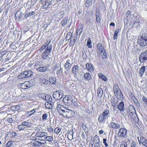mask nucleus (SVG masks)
<instances>
[{
    "instance_id": "393cba45",
    "label": "nucleus",
    "mask_w": 147,
    "mask_h": 147,
    "mask_svg": "<svg viewBox=\"0 0 147 147\" xmlns=\"http://www.w3.org/2000/svg\"><path fill=\"white\" fill-rule=\"evenodd\" d=\"M99 78L105 82L107 80V78L103 74L101 73H99L98 74Z\"/></svg>"
},
{
    "instance_id": "c756f323",
    "label": "nucleus",
    "mask_w": 147,
    "mask_h": 147,
    "mask_svg": "<svg viewBox=\"0 0 147 147\" xmlns=\"http://www.w3.org/2000/svg\"><path fill=\"white\" fill-rule=\"evenodd\" d=\"M146 69V67L145 66H142L140 69V76H142Z\"/></svg>"
},
{
    "instance_id": "a19ab883",
    "label": "nucleus",
    "mask_w": 147,
    "mask_h": 147,
    "mask_svg": "<svg viewBox=\"0 0 147 147\" xmlns=\"http://www.w3.org/2000/svg\"><path fill=\"white\" fill-rule=\"evenodd\" d=\"M128 141H129V147H135L136 145V142L134 141H132L131 142H130V140H128Z\"/></svg>"
},
{
    "instance_id": "f8f14e48",
    "label": "nucleus",
    "mask_w": 147,
    "mask_h": 147,
    "mask_svg": "<svg viewBox=\"0 0 147 147\" xmlns=\"http://www.w3.org/2000/svg\"><path fill=\"white\" fill-rule=\"evenodd\" d=\"M137 138L140 144L141 143L142 145L147 147V139L144 137L142 136L140 138V140H139V137H138Z\"/></svg>"
},
{
    "instance_id": "aec40b11",
    "label": "nucleus",
    "mask_w": 147,
    "mask_h": 147,
    "mask_svg": "<svg viewBox=\"0 0 147 147\" xmlns=\"http://www.w3.org/2000/svg\"><path fill=\"white\" fill-rule=\"evenodd\" d=\"M129 94L130 95V98L133 100L135 104L137 105H139L140 104L139 102L134 96L133 93L131 92H130Z\"/></svg>"
},
{
    "instance_id": "a211bd4d",
    "label": "nucleus",
    "mask_w": 147,
    "mask_h": 147,
    "mask_svg": "<svg viewBox=\"0 0 147 147\" xmlns=\"http://www.w3.org/2000/svg\"><path fill=\"white\" fill-rule=\"evenodd\" d=\"M47 135V134L45 132L41 131H37L36 132L35 136L38 137H45Z\"/></svg>"
},
{
    "instance_id": "c9c22d12",
    "label": "nucleus",
    "mask_w": 147,
    "mask_h": 147,
    "mask_svg": "<svg viewBox=\"0 0 147 147\" xmlns=\"http://www.w3.org/2000/svg\"><path fill=\"white\" fill-rule=\"evenodd\" d=\"M83 29L82 26H78V28L76 29V34L77 35H78V32H80L79 35H80L82 32V31Z\"/></svg>"
},
{
    "instance_id": "4468645a",
    "label": "nucleus",
    "mask_w": 147,
    "mask_h": 147,
    "mask_svg": "<svg viewBox=\"0 0 147 147\" xmlns=\"http://www.w3.org/2000/svg\"><path fill=\"white\" fill-rule=\"evenodd\" d=\"M41 1L42 3V7L43 9H47L51 5L50 3L48 1V0H41Z\"/></svg>"
},
{
    "instance_id": "37998d69",
    "label": "nucleus",
    "mask_w": 147,
    "mask_h": 147,
    "mask_svg": "<svg viewBox=\"0 0 147 147\" xmlns=\"http://www.w3.org/2000/svg\"><path fill=\"white\" fill-rule=\"evenodd\" d=\"M48 114L47 113H45L43 114L42 116V119L44 121H46L48 119Z\"/></svg>"
},
{
    "instance_id": "774afa93",
    "label": "nucleus",
    "mask_w": 147,
    "mask_h": 147,
    "mask_svg": "<svg viewBox=\"0 0 147 147\" xmlns=\"http://www.w3.org/2000/svg\"><path fill=\"white\" fill-rule=\"evenodd\" d=\"M9 133H10V134L11 135L12 137L16 136L17 135L16 133L14 132L10 131Z\"/></svg>"
},
{
    "instance_id": "f257e3e1",
    "label": "nucleus",
    "mask_w": 147,
    "mask_h": 147,
    "mask_svg": "<svg viewBox=\"0 0 147 147\" xmlns=\"http://www.w3.org/2000/svg\"><path fill=\"white\" fill-rule=\"evenodd\" d=\"M46 143L47 142L44 140L36 139L30 143V144L35 147H45L46 146Z\"/></svg>"
},
{
    "instance_id": "e2e57ef3",
    "label": "nucleus",
    "mask_w": 147,
    "mask_h": 147,
    "mask_svg": "<svg viewBox=\"0 0 147 147\" xmlns=\"http://www.w3.org/2000/svg\"><path fill=\"white\" fill-rule=\"evenodd\" d=\"M98 50L100 51L99 53L100 54H101L104 52L105 51V49H104V47H103V48H101V49H98Z\"/></svg>"
},
{
    "instance_id": "cd10ccee",
    "label": "nucleus",
    "mask_w": 147,
    "mask_h": 147,
    "mask_svg": "<svg viewBox=\"0 0 147 147\" xmlns=\"http://www.w3.org/2000/svg\"><path fill=\"white\" fill-rule=\"evenodd\" d=\"M68 20L67 17H65L61 22V24L62 26H64L66 25L67 23Z\"/></svg>"
},
{
    "instance_id": "423d86ee",
    "label": "nucleus",
    "mask_w": 147,
    "mask_h": 147,
    "mask_svg": "<svg viewBox=\"0 0 147 147\" xmlns=\"http://www.w3.org/2000/svg\"><path fill=\"white\" fill-rule=\"evenodd\" d=\"M138 42L139 45L142 46L144 47L147 45V36L142 35L138 38Z\"/></svg>"
},
{
    "instance_id": "b1692460",
    "label": "nucleus",
    "mask_w": 147,
    "mask_h": 147,
    "mask_svg": "<svg viewBox=\"0 0 147 147\" xmlns=\"http://www.w3.org/2000/svg\"><path fill=\"white\" fill-rule=\"evenodd\" d=\"M84 77L85 79L89 81L91 79V77L90 74L88 72H86L84 75Z\"/></svg>"
},
{
    "instance_id": "a878e982",
    "label": "nucleus",
    "mask_w": 147,
    "mask_h": 147,
    "mask_svg": "<svg viewBox=\"0 0 147 147\" xmlns=\"http://www.w3.org/2000/svg\"><path fill=\"white\" fill-rule=\"evenodd\" d=\"M111 104L113 107H115L117 104L116 99L115 98H111Z\"/></svg>"
},
{
    "instance_id": "680f3d73",
    "label": "nucleus",
    "mask_w": 147,
    "mask_h": 147,
    "mask_svg": "<svg viewBox=\"0 0 147 147\" xmlns=\"http://www.w3.org/2000/svg\"><path fill=\"white\" fill-rule=\"evenodd\" d=\"M6 51H3L0 53V57H2L3 55L6 54Z\"/></svg>"
},
{
    "instance_id": "5701e85b",
    "label": "nucleus",
    "mask_w": 147,
    "mask_h": 147,
    "mask_svg": "<svg viewBox=\"0 0 147 147\" xmlns=\"http://www.w3.org/2000/svg\"><path fill=\"white\" fill-rule=\"evenodd\" d=\"M24 72L25 76L26 78H28L30 77L32 74V72L31 71H27Z\"/></svg>"
},
{
    "instance_id": "2f4dec72",
    "label": "nucleus",
    "mask_w": 147,
    "mask_h": 147,
    "mask_svg": "<svg viewBox=\"0 0 147 147\" xmlns=\"http://www.w3.org/2000/svg\"><path fill=\"white\" fill-rule=\"evenodd\" d=\"M44 141H45V142H46V141H48L49 142H51L53 141V138L52 136H47L45 137Z\"/></svg>"
},
{
    "instance_id": "603ef678",
    "label": "nucleus",
    "mask_w": 147,
    "mask_h": 147,
    "mask_svg": "<svg viewBox=\"0 0 147 147\" xmlns=\"http://www.w3.org/2000/svg\"><path fill=\"white\" fill-rule=\"evenodd\" d=\"M13 144V141L12 140L9 141L6 144L5 146L6 147H9L11 146Z\"/></svg>"
},
{
    "instance_id": "f3484780",
    "label": "nucleus",
    "mask_w": 147,
    "mask_h": 147,
    "mask_svg": "<svg viewBox=\"0 0 147 147\" xmlns=\"http://www.w3.org/2000/svg\"><path fill=\"white\" fill-rule=\"evenodd\" d=\"M117 108L119 110L120 112L122 114V113L124 112V111L125 110L123 102L122 101L120 102L118 105Z\"/></svg>"
},
{
    "instance_id": "58836bf2",
    "label": "nucleus",
    "mask_w": 147,
    "mask_h": 147,
    "mask_svg": "<svg viewBox=\"0 0 147 147\" xmlns=\"http://www.w3.org/2000/svg\"><path fill=\"white\" fill-rule=\"evenodd\" d=\"M35 12L33 11L30 12L28 13H27L25 15L24 17L26 18H27L29 17L34 15Z\"/></svg>"
},
{
    "instance_id": "49530a36",
    "label": "nucleus",
    "mask_w": 147,
    "mask_h": 147,
    "mask_svg": "<svg viewBox=\"0 0 147 147\" xmlns=\"http://www.w3.org/2000/svg\"><path fill=\"white\" fill-rule=\"evenodd\" d=\"M119 32V29H118L117 30H116L114 32V35L113 36V39L115 40L117 39V34Z\"/></svg>"
},
{
    "instance_id": "4be33fe9",
    "label": "nucleus",
    "mask_w": 147,
    "mask_h": 147,
    "mask_svg": "<svg viewBox=\"0 0 147 147\" xmlns=\"http://www.w3.org/2000/svg\"><path fill=\"white\" fill-rule=\"evenodd\" d=\"M43 65L41 62L38 61L35 64L34 68H35L37 71L38 70L41 66H42Z\"/></svg>"
},
{
    "instance_id": "6ab92c4d",
    "label": "nucleus",
    "mask_w": 147,
    "mask_h": 147,
    "mask_svg": "<svg viewBox=\"0 0 147 147\" xmlns=\"http://www.w3.org/2000/svg\"><path fill=\"white\" fill-rule=\"evenodd\" d=\"M110 128L114 130L118 129L120 127V125L112 121L110 123Z\"/></svg>"
},
{
    "instance_id": "79ce46f5",
    "label": "nucleus",
    "mask_w": 147,
    "mask_h": 147,
    "mask_svg": "<svg viewBox=\"0 0 147 147\" xmlns=\"http://www.w3.org/2000/svg\"><path fill=\"white\" fill-rule=\"evenodd\" d=\"M57 111L58 112H60V111H61V110H60V108H61L63 105H62L61 104V102H58L57 103Z\"/></svg>"
},
{
    "instance_id": "7ed1b4c3",
    "label": "nucleus",
    "mask_w": 147,
    "mask_h": 147,
    "mask_svg": "<svg viewBox=\"0 0 147 147\" xmlns=\"http://www.w3.org/2000/svg\"><path fill=\"white\" fill-rule=\"evenodd\" d=\"M113 90L117 99L122 100L123 99V97L119 86L117 85H114L113 86Z\"/></svg>"
},
{
    "instance_id": "864d4df0",
    "label": "nucleus",
    "mask_w": 147,
    "mask_h": 147,
    "mask_svg": "<svg viewBox=\"0 0 147 147\" xmlns=\"http://www.w3.org/2000/svg\"><path fill=\"white\" fill-rule=\"evenodd\" d=\"M36 109H33L31 111H28V114L29 115H32L35 113L36 111Z\"/></svg>"
},
{
    "instance_id": "4c0bfd02",
    "label": "nucleus",
    "mask_w": 147,
    "mask_h": 147,
    "mask_svg": "<svg viewBox=\"0 0 147 147\" xmlns=\"http://www.w3.org/2000/svg\"><path fill=\"white\" fill-rule=\"evenodd\" d=\"M86 46L89 48H91L92 47V41L90 38H89L87 40Z\"/></svg>"
},
{
    "instance_id": "412c9836",
    "label": "nucleus",
    "mask_w": 147,
    "mask_h": 147,
    "mask_svg": "<svg viewBox=\"0 0 147 147\" xmlns=\"http://www.w3.org/2000/svg\"><path fill=\"white\" fill-rule=\"evenodd\" d=\"M94 142H95L94 145L95 146H99L100 140L99 137L96 135L94 137Z\"/></svg>"
},
{
    "instance_id": "f704fd0d",
    "label": "nucleus",
    "mask_w": 147,
    "mask_h": 147,
    "mask_svg": "<svg viewBox=\"0 0 147 147\" xmlns=\"http://www.w3.org/2000/svg\"><path fill=\"white\" fill-rule=\"evenodd\" d=\"M49 101L46 102L45 103V107L47 109H52L53 108V105L50 103H49Z\"/></svg>"
},
{
    "instance_id": "c85d7f7f",
    "label": "nucleus",
    "mask_w": 147,
    "mask_h": 147,
    "mask_svg": "<svg viewBox=\"0 0 147 147\" xmlns=\"http://www.w3.org/2000/svg\"><path fill=\"white\" fill-rule=\"evenodd\" d=\"M71 64L70 63H65L64 64V67L67 71H69L70 69Z\"/></svg>"
},
{
    "instance_id": "39448f33",
    "label": "nucleus",
    "mask_w": 147,
    "mask_h": 147,
    "mask_svg": "<svg viewBox=\"0 0 147 147\" xmlns=\"http://www.w3.org/2000/svg\"><path fill=\"white\" fill-rule=\"evenodd\" d=\"M52 45H49L47 47L45 50L42 53V57L44 60H46L49 57L52 49Z\"/></svg>"
},
{
    "instance_id": "13d9d810",
    "label": "nucleus",
    "mask_w": 147,
    "mask_h": 147,
    "mask_svg": "<svg viewBox=\"0 0 147 147\" xmlns=\"http://www.w3.org/2000/svg\"><path fill=\"white\" fill-rule=\"evenodd\" d=\"M67 138L70 140H72L73 139V134H71L69 133H68L67 134Z\"/></svg>"
},
{
    "instance_id": "1a4fd4ad",
    "label": "nucleus",
    "mask_w": 147,
    "mask_h": 147,
    "mask_svg": "<svg viewBox=\"0 0 147 147\" xmlns=\"http://www.w3.org/2000/svg\"><path fill=\"white\" fill-rule=\"evenodd\" d=\"M139 59L141 63H144L147 61V50L140 54Z\"/></svg>"
},
{
    "instance_id": "e433bc0d",
    "label": "nucleus",
    "mask_w": 147,
    "mask_h": 147,
    "mask_svg": "<svg viewBox=\"0 0 147 147\" xmlns=\"http://www.w3.org/2000/svg\"><path fill=\"white\" fill-rule=\"evenodd\" d=\"M47 69V67L46 66H41L37 71L40 72H44L46 71Z\"/></svg>"
},
{
    "instance_id": "3c124183",
    "label": "nucleus",
    "mask_w": 147,
    "mask_h": 147,
    "mask_svg": "<svg viewBox=\"0 0 147 147\" xmlns=\"http://www.w3.org/2000/svg\"><path fill=\"white\" fill-rule=\"evenodd\" d=\"M66 109H65L63 106L61 107V108H60V109L61 110V111H60V112H59V113L61 115H62V114H63V113H64V111H65V110Z\"/></svg>"
},
{
    "instance_id": "8fccbe9b",
    "label": "nucleus",
    "mask_w": 147,
    "mask_h": 147,
    "mask_svg": "<svg viewBox=\"0 0 147 147\" xmlns=\"http://www.w3.org/2000/svg\"><path fill=\"white\" fill-rule=\"evenodd\" d=\"M61 131V129L59 127H56L54 130V132L56 134H59Z\"/></svg>"
},
{
    "instance_id": "5fc2aeb1",
    "label": "nucleus",
    "mask_w": 147,
    "mask_h": 147,
    "mask_svg": "<svg viewBox=\"0 0 147 147\" xmlns=\"http://www.w3.org/2000/svg\"><path fill=\"white\" fill-rule=\"evenodd\" d=\"M102 53H103L101 55L102 59H104L107 58V54L105 52V51L104 52Z\"/></svg>"
},
{
    "instance_id": "ea45409f",
    "label": "nucleus",
    "mask_w": 147,
    "mask_h": 147,
    "mask_svg": "<svg viewBox=\"0 0 147 147\" xmlns=\"http://www.w3.org/2000/svg\"><path fill=\"white\" fill-rule=\"evenodd\" d=\"M100 13H98V14H97V13L96 14V21L98 23H100Z\"/></svg>"
},
{
    "instance_id": "f03ea898",
    "label": "nucleus",
    "mask_w": 147,
    "mask_h": 147,
    "mask_svg": "<svg viewBox=\"0 0 147 147\" xmlns=\"http://www.w3.org/2000/svg\"><path fill=\"white\" fill-rule=\"evenodd\" d=\"M110 114L109 110L107 109L104 110L103 112L99 116L98 121L100 123L104 122L106 119H108Z\"/></svg>"
},
{
    "instance_id": "de8ad7c7",
    "label": "nucleus",
    "mask_w": 147,
    "mask_h": 147,
    "mask_svg": "<svg viewBox=\"0 0 147 147\" xmlns=\"http://www.w3.org/2000/svg\"><path fill=\"white\" fill-rule=\"evenodd\" d=\"M56 79L54 77H51L49 79V81L52 84H55L56 82Z\"/></svg>"
},
{
    "instance_id": "0e129e2a",
    "label": "nucleus",
    "mask_w": 147,
    "mask_h": 147,
    "mask_svg": "<svg viewBox=\"0 0 147 147\" xmlns=\"http://www.w3.org/2000/svg\"><path fill=\"white\" fill-rule=\"evenodd\" d=\"M132 109L131 110L132 111H131L130 110V112H129V114H130V113L133 115V114H134L135 113V112H136L135 109L132 106Z\"/></svg>"
},
{
    "instance_id": "052dcab7",
    "label": "nucleus",
    "mask_w": 147,
    "mask_h": 147,
    "mask_svg": "<svg viewBox=\"0 0 147 147\" xmlns=\"http://www.w3.org/2000/svg\"><path fill=\"white\" fill-rule=\"evenodd\" d=\"M51 41L50 39H49V40H48L47 42L44 44V45L46 47H47L48 46H49L48 45L50 43Z\"/></svg>"
},
{
    "instance_id": "09e8293b",
    "label": "nucleus",
    "mask_w": 147,
    "mask_h": 147,
    "mask_svg": "<svg viewBox=\"0 0 147 147\" xmlns=\"http://www.w3.org/2000/svg\"><path fill=\"white\" fill-rule=\"evenodd\" d=\"M58 67L59 68V69L57 70V74L58 76L60 75L62 73V70L61 68V65H59L58 66Z\"/></svg>"
},
{
    "instance_id": "7c9ffc66",
    "label": "nucleus",
    "mask_w": 147,
    "mask_h": 147,
    "mask_svg": "<svg viewBox=\"0 0 147 147\" xmlns=\"http://www.w3.org/2000/svg\"><path fill=\"white\" fill-rule=\"evenodd\" d=\"M77 39V36H75L74 37V38L73 40H70V45L71 46H73L74 45L76 40Z\"/></svg>"
},
{
    "instance_id": "6e6d98bb",
    "label": "nucleus",
    "mask_w": 147,
    "mask_h": 147,
    "mask_svg": "<svg viewBox=\"0 0 147 147\" xmlns=\"http://www.w3.org/2000/svg\"><path fill=\"white\" fill-rule=\"evenodd\" d=\"M103 143L105 146L106 147H107L108 146V144L107 142V139L105 138H103Z\"/></svg>"
},
{
    "instance_id": "bf43d9fd",
    "label": "nucleus",
    "mask_w": 147,
    "mask_h": 147,
    "mask_svg": "<svg viewBox=\"0 0 147 147\" xmlns=\"http://www.w3.org/2000/svg\"><path fill=\"white\" fill-rule=\"evenodd\" d=\"M47 130L48 132L50 134L52 133L53 131V128L51 127H49L47 128Z\"/></svg>"
},
{
    "instance_id": "338daca9",
    "label": "nucleus",
    "mask_w": 147,
    "mask_h": 147,
    "mask_svg": "<svg viewBox=\"0 0 147 147\" xmlns=\"http://www.w3.org/2000/svg\"><path fill=\"white\" fill-rule=\"evenodd\" d=\"M142 100L144 103L147 105V98L144 96L142 97Z\"/></svg>"
},
{
    "instance_id": "6e6552de",
    "label": "nucleus",
    "mask_w": 147,
    "mask_h": 147,
    "mask_svg": "<svg viewBox=\"0 0 147 147\" xmlns=\"http://www.w3.org/2000/svg\"><path fill=\"white\" fill-rule=\"evenodd\" d=\"M64 112L62 115L67 118L73 117L74 116L75 114L74 111L67 109H65Z\"/></svg>"
},
{
    "instance_id": "c03bdc74",
    "label": "nucleus",
    "mask_w": 147,
    "mask_h": 147,
    "mask_svg": "<svg viewBox=\"0 0 147 147\" xmlns=\"http://www.w3.org/2000/svg\"><path fill=\"white\" fill-rule=\"evenodd\" d=\"M41 83L44 84H47L48 82V80L45 79L44 78H42L40 79Z\"/></svg>"
},
{
    "instance_id": "72a5a7b5",
    "label": "nucleus",
    "mask_w": 147,
    "mask_h": 147,
    "mask_svg": "<svg viewBox=\"0 0 147 147\" xmlns=\"http://www.w3.org/2000/svg\"><path fill=\"white\" fill-rule=\"evenodd\" d=\"M129 142L127 141H123V143L120 145V147H129Z\"/></svg>"
},
{
    "instance_id": "9b49d317",
    "label": "nucleus",
    "mask_w": 147,
    "mask_h": 147,
    "mask_svg": "<svg viewBox=\"0 0 147 147\" xmlns=\"http://www.w3.org/2000/svg\"><path fill=\"white\" fill-rule=\"evenodd\" d=\"M31 125L30 123L24 121L21 124L18 126V128L20 130H23L27 127H30Z\"/></svg>"
},
{
    "instance_id": "a18cd8bd",
    "label": "nucleus",
    "mask_w": 147,
    "mask_h": 147,
    "mask_svg": "<svg viewBox=\"0 0 147 147\" xmlns=\"http://www.w3.org/2000/svg\"><path fill=\"white\" fill-rule=\"evenodd\" d=\"M25 78H26L25 76L24 72L20 74L18 76V79H23Z\"/></svg>"
},
{
    "instance_id": "bb28decb",
    "label": "nucleus",
    "mask_w": 147,
    "mask_h": 147,
    "mask_svg": "<svg viewBox=\"0 0 147 147\" xmlns=\"http://www.w3.org/2000/svg\"><path fill=\"white\" fill-rule=\"evenodd\" d=\"M79 67L78 65H74L72 68V72L73 74H76L78 71Z\"/></svg>"
},
{
    "instance_id": "2eb2a0df",
    "label": "nucleus",
    "mask_w": 147,
    "mask_h": 147,
    "mask_svg": "<svg viewBox=\"0 0 147 147\" xmlns=\"http://www.w3.org/2000/svg\"><path fill=\"white\" fill-rule=\"evenodd\" d=\"M38 96L39 98L45 99L46 101H47L51 102L52 100L51 98H50L48 95H46V94L44 93H40L38 94Z\"/></svg>"
},
{
    "instance_id": "69168bd1",
    "label": "nucleus",
    "mask_w": 147,
    "mask_h": 147,
    "mask_svg": "<svg viewBox=\"0 0 147 147\" xmlns=\"http://www.w3.org/2000/svg\"><path fill=\"white\" fill-rule=\"evenodd\" d=\"M91 3H92L91 2L87 1L86 3V6L89 7L91 5Z\"/></svg>"
},
{
    "instance_id": "ddd939ff",
    "label": "nucleus",
    "mask_w": 147,
    "mask_h": 147,
    "mask_svg": "<svg viewBox=\"0 0 147 147\" xmlns=\"http://www.w3.org/2000/svg\"><path fill=\"white\" fill-rule=\"evenodd\" d=\"M30 84L29 82L26 81L23 83L20 84L19 86L21 89H25L30 87Z\"/></svg>"
},
{
    "instance_id": "9d476101",
    "label": "nucleus",
    "mask_w": 147,
    "mask_h": 147,
    "mask_svg": "<svg viewBox=\"0 0 147 147\" xmlns=\"http://www.w3.org/2000/svg\"><path fill=\"white\" fill-rule=\"evenodd\" d=\"M63 92L62 90H57L53 93V97L56 100H58L62 98L63 96Z\"/></svg>"
},
{
    "instance_id": "4d7b16f0",
    "label": "nucleus",
    "mask_w": 147,
    "mask_h": 147,
    "mask_svg": "<svg viewBox=\"0 0 147 147\" xmlns=\"http://www.w3.org/2000/svg\"><path fill=\"white\" fill-rule=\"evenodd\" d=\"M103 47H104L101 43H98L96 45V47L98 50V49H101L102 48H103Z\"/></svg>"
},
{
    "instance_id": "473e14b6",
    "label": "nucleus",
    "mask_w": 147,
    "mask_h": 147,
    "mask_svg": "<svg viewBox=\"0 0 147 147\" xmlns=\"http://www.w3.org/2000/svg\"><path fill=\"white\" fill-rule=\"evenodd\" d=\"M98 93V97L100 98L102 96L103 94V91L102 89L99 88L97 90Z\"/></svg>"
},
{
    "instance_id": "0eeeda50",
    "label": "nucleus",
    "mask_w": 147,
    "mask_h": 147,
    "mask_svg": "<svg viewBox=\"0 0 147 147\" xmlns=\"http://www.w3.org/2000/svg\"><path fill=\"white\" fill-rule=\"evenodd\" d=\"M63 101L65 105L70 106L72 103V98L70 95H66L64 97Z\"/></svg>"
},
{
    "instance_id": "20e7f679",
    "label": "nucleus",
    "mask_w": 147,
    "mask_h": 147,
    "mask_svg": "<svg viewBox=\"0 0 147 147\" xmlns=\"http://www.w3.org/2000/svg\"><path fill=\"white\" fill-rule=\"evenodd\" d=\"M127 130L125 128H120L117 134V137L120 139H124L127 137Z\"/></svg>"
},
{
    "instance_id": "dca6fc26",
    "label": "nucleus",
    "mask_w": 147,
    "mask_h": 147,
    "mask_svg": "<svg viewBox=\"0 0 147 147\" xmlns=\"http://www.w3.org/2000/svg\"><path fill=\"white\" fill-rule=\"evenodd\" d=\"M86 69L88 71L92 72L94 71L93 65L90 63H87L86 65Z\"/></svg>"
}]
</instances>
